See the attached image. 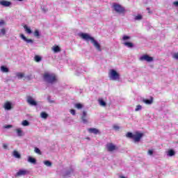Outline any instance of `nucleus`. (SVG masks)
<instances>
[{"mask_svg":"<svg viewBox=\"0 0 178 178\" xmlns=\"http://www.w3.org/2000/svg\"><path fill=\"white\" fill-rule=\"evenodd\" d=\"M28 162H29L30 163H33V165H35L37 163V160H35V159H34L31 156H29Z\"/></svg>","mask_w":178,"mask_h":178,"instance_id":"18","label":"nucleus"},{"mask_svg":"<svg viewBox=\"0 0 178 178\" xmlns=\"http://www.w3.org/2000/svg\"><path fill=\"white\" fill-rule=\"evenodd\" d=\"M1 70L3 72V73H8L9 72V68L5 67L4 65H2L1 67Z\"/></svg>","mask_w":178,"mask_h":178,"instance_id":"23","label":"nucleus"},{"mask_svg":"<svg viewBox=\"0 0 178 178\" xmlns=\"http://www.w3.org/2000/svg\"><path fill=\"white\" fill-rule=\"evenodd\" d=\"M126 137H127L128 138H134V134H133V133L131 132H128L126 135Z\"/></svg>","mask_w":178,"mask_h":178,"instance_id":"31","label":"nucleus"},{"mask_svg":"<svg viewBox=\"0 0 178 178\" xmlns=\"http://www.w3.org/2000/svg\"><path fill=\"white\" fill-rule=\"evenodd\" d=\"M0 5H1V6H4L5 8H9V6L12 5V2L3 0L0 1Z\"/></svg>","mask_w":178,"mask_h":178,"instance_id":"10","label":"nucleus"},{"mask_svg":"<svg viewBox=\"0 0 178 178\" xmlns=\"http://www.w3.org/2000/svg\"><path fill=\"white\" fill-rule=\"evenodd\" d=\"M24 29L26 33H27V34H31V33H33V31H31V29L29 28V26H27V25H24Z\"/></svg>","mask_w":178,"mask_h":178,"instance_id":"20","label":"nucleus"},{"mask_svg":"<svg viewBox=\"0 0 178 178\" xmlns=\"http://www.w3.org/2000/svg\"><path fill=\"white\" fill-rule=\"evenodd\" d=\"M122 40H123V41H127V40H130V36L124 35L122 37Z\"/></svg>","mask_w":178,"mask_h":178,"instance_id":"41","label":"nucleus"},{"mask_svg":"<svg viewBox=\"0 0 178 178\" xmlns=\"http://www.w3.org/2000/svg\"><path fill=\"white\" fill-rule=\"evenodd\" d=\"M42 10H44V12H47V10H44V9H42Z\"/></svg>","mask_w":178,"mask_h":178,"instance_id":"50","label":"nucleus"},{"mask_svg":"<svg viewBox=\"0 0 178 178\" xmlns=\"http://www.w3.org/2000/svg\"><path fill=\"white\" fill-rule=\"evenodd\" d=\"M143 102L146 104V105H151L152 102H154V99L152 97H151L150 99H143Z\"/></svg>","mask_w":178,"mask_h":178,"instance_id":"15","label":"nucleus"},{"mask_svg":"<svg viewBox=\"0 0 178 178\" xmlns=\"http://www.w3.org/2000/svg\"><path fill=\"white\" fill-rule=\"evenodd\" d=\"M75 108H76V109H81L83 108V104L80 103L76 104Z\"/></svg>","mask_w":178,"mask_h":178,"instance_id":"34","label":"nucleus"},{"mask_svg":"<svg viewBox=\"0 0 178 178\" xmlns=\"http://www.w3.org/2000/svg\"><path fill=\"white\" fill-rule=\"evenodd\" d=\"M47 101L49 104H55V100H52V99H51V96L47 97Z\"/></svg>","mask_w":178,"mask_h":178,"instance_id":"36","label":"nucleus"},{"mask_svg":"<svg viewBox=\"0 0 178 178\" xmlns=\"http://www.w3.org/2000/svg\"><path fill=\"white\" fill-rule=\"evenodd\" d=\"M172 5H174V6H175L176 8H178V1H174L172 3Z\"/></svg>","mask_w":178,"mask_h":178,"instance_id":"48","label":"nucleus"},{"mask_svg":"<svg viewBox=\"0 0 178 178\" xmlns=\"http://www.w3.org/2000/svg\"><path fill=\"white\" fill-rule=\"evenodd\" d=\"M43 163L45 166H47V168H51V166H52V162L50 161L46 160Z\"/></svg>","mask_w":178,"mask_h":178,"instance_id":"24","label":"nucleus"},{"mask_svg":"<svg viewBox=\"0 0 178 178\" xmlns=\"http://www.w3.org/2000/svg\"><path fill=\"white\" fill-rule=\"evenodd\" d=\"M139 60H145V62L151 63L154 62V57L149 56L148 54H145L140 57Z\"/></svg>","mask_w":178,"mask_h":178,"instance_id":"5","label":"nucleus"},{"mask_svg":"<svg viewBox=\"0 0 178 178\" xmlns=\"http://www.w3.org/2000/svg\"><path fill=\"white\" fill-rule=\"evenodd\" d=\"M81 120L83 122V123H84L85 124L88 123V120H87V112L83 111L82 116H81Z\"/></svg>","mask_w":178,"mask_h":178,"instance_id":"12","label":"nucleus"},{"mask_svg":"<svg viewBox=\"0 0 178 178\" xmlns=\"http://www.w3.org/2000/svg\"><path fill=\"white\" fill-rule=\"evenodd\" d=\"M88 131L92 134H99V130L96 128H89Z\"/></svg>","mask_w":178,"mask_h":178,"instance_id":"13","label":"nucleus"},{"mask_svg":"<svg viewBox=\"0 0 178 178\" xmlns=\"http://www.w3.org/2000/svg\"><path fill=\"white\" fill-rule=\"evenodd\" d=\"M147 154H148V155H153V154H154V150L149 149V150L147 152Z\"/></svg>","mask_w":178,"mask_h":178,"instance_id":"45","label":"nucleus"},{"mask_svg":"<svg viewBox=\"0 0 178 178\" xmlns=\"http://www.w3.org/2000/svg\"><path fill=\"white\" fill-rule=\"evenodd\" d=\"M13 155L15 158H17V159H20L22 158V156L16 150L13 151Z\"/></svg>","mask_w":178,"mask_h":178,"instance_id":"19","label":"nucleus"},{"mask_svg":"<svg viewBox=\"0 0 178 178\" xmlns=\"http://www.w3.org/2000/svg\"><path fill=\"white\" fill-rule=\"evenodd\" d=\"M22 126H24V127L30 126V122L25 120L22 121Z\"/></svg>","mask_w":178,"mask_h":178,"instance_id":"33","label":"nucleus"},{"mask_svg":"<svg viewBox=\"0 0 178 178\" xmlns=\"http://www.w3.org/2000/svg\"><path fill=\"white\" fill-rule=\"evenodd\" d=\"M79 36L82 38L84 41H86V42H91L92 44L93 47L98 51L99 52H101L102 51V49H101V44L94 38V37L90 36V34L87 33H79Z\"/></svg>","mask_w":178,"mask_h":178,"instance_id":"1","label":"nucleus"},{"mask_svg":"<svg viewBox=\"0 0 178 178\" xmlns=\"http://www.w3.org/2000/svg\"><path fill=\"white\" fill-rule=\"evenodd\" d=\"M99 104L100 106H106V102L102 99H99Z\"/></svg>","mask_w":178,"mask_h":178,"instance_id":"26","label":"nucleus"},{"mask_svg":"<svg viewBox=\"0 0 178 178\" xmlns=\"http://www.w3.org/2000/svg\"><path fill=\"white\" fill-rule=\"evenodd\" d=\"M73 172H74V170H73V168H71L65 172V176H70L72 173H73Z\"/></svg>","mask_w":178,"mask_h":178,"instance_id":"21","label":"nucleus"},{"mask_svg":"<svg viewBox=\"0 0 178 178\" xmlns=\"http://www.w3.org/2000/svg\"><path fill=\"white\" fill-rule=\"evenodd\" d=\"M124 45H125V47H127L128 48H133V47H134V44H133V43L130 42H125L124 43Z\"/></svg>","mask_w":178,"mask_h":178,"instance_id":"25","label":"nucleus"},{"mask_svg":"<svg viewBox=\"0 0 178 178\" xmlns=\"http://www.w3.org/2000/svg\"><path fill=\"white\" fill-rule=\"evenodd\" d=\"M143 19V15H138L137 16L135 17V20H141Z\"/></svg>","mask_w":178,"mask_h":178,"instance_id":"39","label":"nucleus"},{"mask_svg":"<svg viewBox=\"0 0 178 178\" xmlns=\"http://www.w3.org/2000/svg\"><path fill=\"white\" fill-rule=\"evenodd\" d=\"M40 118H42V119H47L48 118V113H47L45 112H42L40 113Z\"/></svg>","mask_w":178,"mask_h":178,"instance_id":"27","label":"nucleus"},{"mask_svg":"<svg viewBox=\"0 0 178 178\" xmlns=\"http://www.w3.org/2000/svg\"><path fill=\"white\" fill-rule=\"evenodd\" d=\"M34 152H35V154H38V155L42 154V152H41V150L38 147H35Z\"/></svg>","mask_w":178,"mask_h":178,"instance_id":"32","label":"nucleus"},{"mask_svg":"<svg viewBox=\"0 0 178 178\" xmlns=\"http://www.w3.org/2000/svg\"><path fill=\"white\" fill-rule=\"evenodd\" d=\"M4 108L6 111H10L12 109V103L10 102H6L4 104Z\"/></svg>","mask_w":178,"mask_h":178,"instance_id":"14","label":"nucleus"},{"mask_svg":"<svg viewBox=\"0 0 178 178\" xmlns=\"http://www.w3.org/2000/svg\"><path fill=\"white\" fill-rule=\"evenodd\" d=\"M113 8L117 13H124V8L118 3H114Z\"/></svg>","mask_w":178,"mask_h":178,"instance_id":"4","label":"nucleus"},{"mask_svg":"<svg viewBox=\"0 0 178 178\" xmlns=\"http://www.w3.org/2000/svg\"><path fill=\"white\" fill-rule=\"evenodd\" d=\"M106 148L109 152H113V151H115V149H118V147H116V145H113V143L107 144Z\"/></svg>","mask_w":178,"mask_h":178,"instance_id":"8","label":"nucleus"},{"mask_svg":"<svg viewBox=\"0 0 178 178\" xmlns=\"http://www.w3.org/2000/svg\"><path fill=\"white\" fill-rule=\"evenodd\" d=\"M76 72L78 73H84V70L80 68V67H76Z\"/></svg>","mask_w":178,"mask_h":178,"instance_id":"40","label":"nucleus"},{"mask_svg":"<svg viewBox=\"0 0 178 178\" xmlns=\"http://www.w3.org/2000/svg\"><path fill=\"white\" fill-rule=\"evenodd\" d=\"M172 58L173 59H176L177 60H178V52L175 53L172 55Z\"/></svg>","mask_w":178,"mask_h":178,"instance_id":"43","label":"nucleus"},{"mask_svg":"<svg viewBox=\"0 0 178 178\" xmlns=\"http://www.w3.org/2000/svg\"><path fill=\"white\" fill-rule=\"evenodd\" d=\"M15 131H17V134L18 137H22V136H24L23 131L20 128L17 129L15 130Z\"/></svg>","mask_w":178,"mask_h":178,"instance_id":"17","label":"nucleus"},{"mask_svg":"<svg viewBox=\"0 0 178 178\" xmlns=\"http://www.w3.org/2000/svg\"><path fill=\"white\" fill-rule=\"evenodd\" d=\"M15 77L18 79V80H22V79L24 78V73L23 72H16Z\"/></svg>","mask_w":178,"mask_h":178,"instance_id":"16","label":"nucleus"},{"mask_svg":"<svg viewBox=\"0 0 178 178\" xmlns=\"http://www.w3.org/2000/svg\"><path fill=\"white\" fill-rule=\"evenodd\" d=\"M34 37H36V38H40V31L38 29H35L34 33H33Z\"/></svg>","mask_w":178,"mask_h":178,"instance_id":"30","label":"nucleus"},{"mask_svg":"<svg viewBox=\"0 0 178 178\" xmlns=\"http://www.w3.org/2000/svg\"><path fill=\"white\" fill-rule=\"evenodd\" d=\"M142 109H143V106L141 105H138L136 106L135 111L138 112V111H141Z\"/></svg>","mask_w":178,"mask_h":178,"instance_id":"37","label":"nucleus"},{"mask_svg":"<svg viewBox=\"0 0 178 178\" xmlns=\"http://www.w3.org/2000/svg\"><path fill=\"white\" fill-rule=\"evenodd\" d=\"M34 60H35V62H41V60H42V58L38 55L35 56L34 57Z\"/></svg>","mask_w":178,"mask_h":178,"instance_id":"29","label":"nucleus"},{"mask_svg":"<svg viewBox=\"0 0 178 178\" xmlns=\"http://www.w3.org/2000/svg\"><path fill=\"white\" fill-rule=\"evenodd\" d=\"M29 173V171L27 170H19L15 175V177H20V176H26Z\"/></svg>","mask_w":178,"mask_h":178,"instance_id":"9","label":"nucleus"},{"mask_svg":"<svg viewBox=\"0 0 178 178\" xmlns=\"http://www.w3.org/2000/svg\"><path fill=\"white\" fill-rule=\"evenodd\" d=\"M43 80L49 84H54V83L56 81V76L55 75V74L45 72L43 74Z\"/></svg>","mask_w":178,"mask_h":178,"instance_id":"2","label":"nucleus"},{"mask_svg":"<svg viewBox=\"0 0 178 178\" xmlns=\"http://www.w3.org/2000/svg\"><path fill=\"white\" fill-rule=\"evenodd\" d=\"M53 51L56 54H57L58 52H60V47H59V46H55L53 47Z\"/></svg>","mask_w":178,"mask_h":178,"instance_id":"28","label":"nucleus"},{"mask_svg":"<svg viewBox=\"0 0 178 178\" xmlns=\"http://www.w3.org/2000/svg\"><path fill=\"white\" fill-rule=\"evenodd\" d=\"M3 149H8V144L3 143Z\"/></svg>","mask_w":178,"mask_h":178,"instance_id":"47","label":"nucleus"},{"mask_svg":"<svg viewBox=\"0 0 178 178\" xmlns=\"http://www.w3.org/2000/svg\"><path fill=\"white\" fill-rule=\"evenodd\" d=\"M21 38L25 41V42H26L27 44H33L34 43V40H31V39H27V38H26V36H24L23 34L20 35Z\"/></svg>","mask_w":178,"mask_h":178,"instance_id":"11","label":"nucleus"},{"mask_svg":"<svg viewBox=\"0 0 178 178\" xmlns=\"http://www.w3.org/2000/svg\"><path fill=\"white\" fill-rule=\"evenodd\" d=\"M12 127H13V125L8 124V125H5L3 127L4 129H12Z\"/></svg>","mask_w":178,"mask_h":178,"instance_id":"44","label":"nucleus"},{"mask_svg":"<svg viewBox=\"0 0 178 178\" xmlns=\"http://www.w3.org/2000/svg\"><path fill=\"white\" fill-rule=\"evenodd\" d=\"M5 22L3 19L0 20V25L2 26V24H4Z\"/></svg>","mask_w":178,"mask_h":178,"instance_id":"49","label":"nucleus"},{"mask_svg":"<svg viewBox=\"0 0 178 178\" xmlns=\"http://www.w3.org/2000/svg\"><path fill=\"white\" fill-rule=\"evenodd\" d=\"M176 152H175V150L173 149H170L167 152L168 156H174L175 155Z\"/></svg>","mask_w":178,"mask_h":178,"instance_id":"22","label":"nucleus"},{"mask_svg":"<svg viewBox=\"0 0 178 178\" xmlns=\"http://www.w3.org/2000/svg\"><path fill=\"white\" fill-rule=\"evenodd\" d=\"M113 129L114 130H115L116 131H119V130H120V127L118 126V125H114L113 126Z\"/></svg>","mask_w":178,"mask_h":178,"instance_id":"42","label":"nucleus"},{"mask_svg":"<svg viewBox=\"0 0 178 178\" xmlns=\"http://www.w3.org/2000/svg\"><path fill=\"white\" fill-rule=\"evenodd\" d=\"M26 102L31 105V106H37L38 103L31 96H27Z\"/></svg>","mask_w":178,"mask_h":178,"instance_id":"6","label":"nucleus"},{"mask_svg":"<svg viewBox=\"0 0 178 178\" xmlns=\"http://www.w3.org/2000/svg\"><path fill=\"white\" fill-rule=\"evenodd\" d=\"M24 80H27V81H30V80H31V75H27V76H24Z\"/></svg>","mask_w":178,"mask_h":178,"instance_id":"38","label":"nucleus"},{"mask_svg":"<svg viewBox=\"0 0 178 178\" xmlns=\"http://www.w3.org/2000/svg\"><path fill=\"white\" fill-rule=\"evenodd\" d=\"M70 113H72L74 116V115H76V111L74 109H71Z\"/></svg>","mask_w":178,"mask_h":178,"instance_id":"46","label":"nucleus"},{"mask_svg":"<svg viewBox=\"0 0 178 178\" xmlns=\"http://www.w3.org/2000/svg\"><path fill=\"white\" fill-rule=\"evenodd\" d=\"M6 34V30L5 29H2L0 30V35H5Z\"/></svg>","mask_w":178,"mask_h":178,"instance_id":"35","label":"nucleus"},{"mask_svg":"<svg viewBox=\"0 0 178 178\" xmlns=\"http://www.w3.org/2000/svg\"><path fill=\"white\" fill-rule=\"evenodd\" d=\"M108 78L113 81H119L120 80V74L115 70H110L108 72Z\"/></svg>","mask_w":178,"mask_h":178,"instance_id":"3","label":"nucleus"},{"mask_svg":"<svg viewBox=\"0 0 178 178\" xmlns=\"http://www.w3.org/2000/svg\"><path fill=\"white\" fill-rule=\"evenodd\" d=\"M144 136V134L136 132V134L134 135V140L135 143H138L141 138H143V136Z\"/></svg>","mask_w":178,"mask_h":178,"instance_id":"7","label":"nucleus"}]
</instances>
